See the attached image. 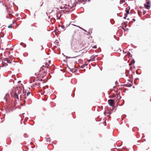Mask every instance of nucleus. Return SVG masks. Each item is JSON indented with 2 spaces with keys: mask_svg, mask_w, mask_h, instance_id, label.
Instances as JSON below:
<instances>
[{
  "mask_svg": "<svg viewBox=\"0 0 151 151\" xmlns=\"http://www.w3.org/2000/svg\"><path fill=\"white\" fill-rule=\"evenodd\" d=\"M50 63V60H46V62L44 63V65L40 68V69L39 70V72H38L37 73H35L36 75L38 77H40V78L39 79L37 78H33L31 79V81H33L34 85L37 86L40 85V81H42L41 78H43L46 75L49 69V64Z\"/></svg>",
  "mask_w": 151,
  "mask_h": 151,
  "instance_id": "nucleus-1",
  "label": "nucleus"
},
{
  "mask_svg": "<svg viewBox=\"0 0 151 151\" xmlns=\"http://www.w3.org/2000/svg\"><path fill=\"white\" fill-rule=\"evenodd\" d=\"M22 91V89L20 87L16 88L15 89L14 94L13 97L19 100L18 95L20 94Z\"/></svg>",
  "mask_w": 151,
  "mask_h": 151,
  "instance_id": "nucleus-2",
  "label": "nucleus"
},
{
  "mask_svg": "<svg viewBox=\"0 0 151 151\" xmlns=\"http://www.w3.org/2000/svg\"><path fill=\"white\" fill-rule=\"evenodd\" d=\"M76 6V4L74 3L72 4L71 2H69L68 3V4H65V6H64V7L66 9H67L68 10L66 11L67 12H69L70 11V9L73 8L74 6Z\"/></svg>",
  "mask_w": 151,
  "mask_h": 151,
  "instance_id": "nucleus-3",
  "label": "nucleus"
},
{
  "mask_svg": "<svg viewBox=\"0 0 151 151\" xmlns=\"http://www.w3.org/2000/svg\"><path fill=\"white\" fill-rule=\"evenodd\" d=\"M7 63H11V62L9 58H5V59L3 60L2 63L3 65L1 66V67L4 66H7Z\"/></svg>",
  "mask_w": 151,
  "mask_h": 151,
  "instance_id": "nucleus-4",
  "label": "nucleus"
},
{
  "mask_svg": "<svg viewBox=\"0 0 151 151\" xmlns=\"http://www.w3.org/2000/svg\"><path fill=\"white\" fill-rule=\"evenodd\" d=\"M146 4H145V6L146 9H149L150 7V0H146Z\"/></svg>",
  "mask_w": 151,
  "mask_h": 151,
  "instance_id": "nucleus-5",
  "label": "nucleus"
},
{
  "mask_svg": "<svg viewBox=\"0 0 151 151\" xmlns=\"http://www.w3.org/2000/svg\"><path fill=\"white\" fill-rule=\"evenodd\" d=\"M115 101V100L110 99L109 100L108 102L109 105L111 106H114L115 103V101Z\"/></svg>",
  "mask_w": 151,
  "mask_h": 151,
  "instance_id": "nucleus-6",
  "label": "nucleus"
},
{
  "mask_svg": "<svg viewBox=\"0 0 151 151\" xmlns=\"http://www.w3.org/2000/svg\"><path fill=\"white\" fill-rule=\"evenodd\" d=\"M121 98V96H120V95L119 94H118L117 95V96L116 98V99H115V101H117V105L118 106V105H119V100Z\"/></svg>",
  "mask_w": 151,
  "mask_h": 151,
  "instance_id": "nucleus-7",
  "label": "nucleus"
},
{
  "mask_svg": "<svg viewBox=\"0 0 151 151\" xmlns=\"http://www.w3.org/2000/svg\"><path fill=\"white\" fill-rule=\"evenodd\" d=\"M128 80L130 82H131V83H128L127 84H126L124 85V86H126L127 87H129L132 86L133 85L132 81L131 80Z\"/></svg>",
  "mask_w": 151,
  "mask_h": 151,
  "instance_id": "nucleus-8",
  "label": "nucleus"
},
{
  "mask_svg": "<svg viewBox=\"0 0 151 151\" xmlns=\"http://www.w3.org/2000/svg\"><path fill=\"white\" fill-rule=\"evenodd\" d=\"M61 12H58L56 14V17L58 19H59L61 16Z\"/></svg>",
  "mask_w": 151,
  "mask_h": 151,
  "instance_id": "nucleus-9",
  "label": "nucleus"
},
{
  "mask_svg": "<svg viewBox=\"0 0 151 151\" xmlns=\"http://www.w3.org/2000/svg\"><path fill=\"white\" fill-rule=\"evenodd\" d=\"M6 9L7 12L9 13H12L13 12L12 10L10 8H7Z\"/></svg>",
  "mask_w": 151,
  "mask_h": 151,
  "instance_id": "nucleus-10",
  "label": "nucleus"
},
{
  "mask_svg": "<svg viewBox=\"0 0 151 151\" xmlns=\"http://www.w3.org/2000/svg\"><path fill=\"white\" fill-rule=\"evenodd\" d=\"M25 95V94L24 93H23L21 94V95H20V98L21 99H25L26 98V97L25 96L24 97V96Z\"/></svg>",
  "mask_w": 151,
  "mask_h": 151,
  "instance_id": "nucleus-11",
  "label": "nucleus"
},
{
  "mask_svg": "<svg viewBox=\"0 0 151 151\" xmlns=\"http://www.w3.org/2000/svg\"><path fill=\"white\" fill-rule=\"evenodd\" d=\"M12 15L10 13H9L8 14V15H7L6 16V17L7 18H12Z\"/></svg>",
  "mask_w": 151,
  "mask_h": 151,
  "instance_id": "nucleus-12",
  "label": "nucleus"
},
{
  "mask_svg": "<svg viewBox=\"0 0 151 151\" xmlns=\"http://www.w3.org/2000/svg\"><path fill=\"white\" fill-rule=\"evenodd\" d=\"M124 2H125L124 0H120V4H122L123 3H124Z\"/></svg>",
  "mask_w": 151,
  "mask_h": 151,
  "instance_id": "nucleus-13",
  "label": "nucleus"
},
{
  "mask_svg": "<svg viewBox=\"0 0 151 151\" xmlns=\"http://www.w3.org/2000/svg\"><path fill=\"white\" fill-rule=\"evenodd\" d=\"M93 60H94L93 59H90L89 60H87V61L88 62H90L91 61H93Z\"/></svg>",
  "mask_w": 151,
  "mask_h": 151,
  "instance_id": "nucleus-14",
  "label": "nucleus"
},
{
  "mask_svg": "<svg viewBox=\"0 0 151 151\" xmlns=\"http://www.w3.org/2000/svg\"><path fill=\"white\" fill-rule=\"evenodd\" d=\"M12 25H9L8 26V27L9 28H12Z\"/></svg>",
  "mask_w": 151,
  "mask_h": 151,
  "instance_id": "nucleus-15",
  "label": "nucleus"
},
{
  "mask_svg": "<svg viewBox=\"0 0 151 151\" xmlns=\"http://www.w3.org/2000/svg\"><path fill=\"white\" fill-rule=\"evenodd\" d=\"M30 94V92H28L27 93V96H28Z\"/></svg>",
  "mask_w": 151,
  "mask_h": 151,
  "instance_id": "nucleus-16",
  "label": "nucleus"
},
{
  "mask_svg": "<svg viewBox=\"0 0 151 151\" xmlns=\"http://www.w3.org/2000/svg\"><path fill=\"white\" fill-rule=\"evenodd\" d=\"M58 1H59V3H60V4H61L62 3V1L60 0H58Z\"/></svg>",
  "mask_w": 151,
  "mask_h": 151,
  "instance_id": "nucleus-17",
  "label": "nucleus"
},
{
  "mask_svg": "<svg viewBox=\"0 0 151 151\" xmlns=\"http://www.w3.org/2000/svg\"><path fill=\"white\" fill-rule=\"evenodd\" d=\"M126 12H127V14H129V10H127Z\"/></svg>",
  "mask_w": 151,
  "mask_h": 151,
  "instance_id": "nucleus-18",
  "label": "nucleus"
},
{
  "mask_svg": "<svg viewBox=\"0 0 151 151\" xmlns=\"http://www.w3.org/2000/svg\"><path fill=\"white\" fill-rule=\"evenodd\" d=\"M115 97V96L114 95H113L111 96V97L112 98H113V97Z\"/></svg>",
  "mask_w": 151,
  "mask_h": 151,
  "instance_id": "nucleus-19",
  "label": "nucleus"
},
{
  "mask_svg": "<svg viewBox=\"0 0 151 151\" xmlns=\"http://www.w3.org/2000/svg\"><path fill=\"white\" fill-rule=\"evenodd\" d=\"M97 47L96 46H93V48H96Z\"/></svg>",
  "mask_w": 151,
  "mask_h": 151,
  "instance_id": "nucleus-20",
  "label": "nucleus"
},
{
  "mask_svg": "<svg viewBox=\"0 0 151 151\" xmlns=\"http://www.w3.org/2000/svg\"><path fill=\"white\" fill-rule=\"evenodd\" d=\"M94 58H95V57H93L92 58H91V59H93V60H94Z\"/></svg>",
  "mask_w": 151,
  "mask_h": 151,
  "instance_id": "nucleus-21",
  "label": "nucleus"
},
{
  "mask_svg": "<svg viewBox=\"0 0 151 151\" xmlns=\"http://www.w3.org/2000/svg\"><path fill=\"white\" fill-rule=\"evenodd\" d=\"M143 12V14H145V13H146V12H145L144 11Z\"/></svg>",
  "mask_w": 151,
  "mask_h": 151,
  "instance_id": "nucleus-22",
  "label": "nucleus"
},
{
  "mask_svg": "<svg viewBox=\"0 0 151 151\" xmlns=\"http://www.w3.org/2000/svg\"><path fill=\"white\" fill-rule=\"evenodd\" d=\"M133 20H134V21H135V20L134 19H133Z\"/></svg>",
  "mask_w": 151,
  "mask_h": 151,
  "instance_id": "nucleus-23",
  "label": "nucleus"
},
{
  "mask_svg": "<svg viewBox=\"0 0 151 151\" xmlns=\"http://www.w3.org/2000/svg\"><path fill=\"white\" fill-rule=\"evenodd\" d=\"M24 103H25L26 100H24Z\"/></svg>",
  "mask_w": 151,
  "mask_h": 151,
  "instance_id": "nucleus-24",
  "label": "nucleus"
},
{
  "mask_svg": "<svg viewBox=\"0 0 151 151\" xmlns=\"http://www.w3.org/2000/svg\"><path fill=\"white\" fill-rule=\"evenodd\" d=\"M16 106L15 104H14V106Z\"/></svg>",
  "mask_w": 151,
  "mask_h": 151,
  "instance_id": "nucleus-25",
  "label": "nucleus"
},
{
  "mask_svg": "<svg viewBox=\"0 0 151 151\" xmlns=\"http://www.w3.org/2000/svg\"><path fill=\"white\" fill-rule=\"evenodd\" d=\"M84 65H87V64H85Z\"/></svg>",
  "mask_w": 151,
  "mask_h": 151,
  "instance_id": "nucleus-26",
  "label": "nucleus"
},
{
  "mask_svg": "<svg viewBox=\"0 0 151 151\" xmlns=\"http://www.w3.org/2000/svg\"><path fill=\"white\" fill-rule=\"evenodd\" d=\"M43 4V2H42V4L41 5V6H42V4Z\"/></svg>",
  "mask_w": 151,
  "mask_h": 151,
  "instance_id": "nucleus-27",
  "label": "nucleus"
}]
</instances>
